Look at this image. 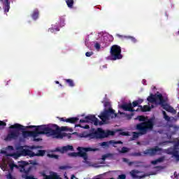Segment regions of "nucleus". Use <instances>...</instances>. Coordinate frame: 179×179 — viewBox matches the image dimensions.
<instances>
[{"label":"nucleus","instance_id":"nucleus-1","mask_svg":"<svg viewBox=\"0 0 179 179\" xmlns=\"http://www.w3.org/2000/svg\"><path fill=\"white\" fill-rule=\"evenodd\" d=\"M153 127H155V119L153 117L148 119L147 122L137 124L136 129L138 132H133L132 139H136L138 136L146 135L150 131L153 130Z\"/></svg>","mask_w":179,"mask_h":179},{"label":"nucleus","instance_id":"nucleus-2","mask_svg":"<svg viewBox=\"0 0 179 179\" xmlns=\"http://www.w3.org/2000/svg\"><path fill=\"white\" fill-rule=\"evenodd\" d=\"M115 135V132L111 130H107L106 131L101 128H98L96 130L92 129V132L87 134L84 136V138H90V139H104V138H108V136H113Z\"/></svg>","mask_w":179,"mask_h":179},{"label":"nucleus","instance_id":"nucleus-3","mask_svg":"<svg viewBox=\"0 0 179 179\" xmlns=\"http://www.w3.org/2000/svg\"><path fill=\"white\" fill-rule=\"evenodd\" d=\"M38 163H37V161H33L30 160L29 162L26 161H20L17 162V164H13L10 165V169H13V167H15V169H19L20 173H24L27 176L33 170L34 167L33 166H37Z\"/></svg>","mask_w":179,"mask_h":179},{"label":"nucleus","instance_id":"nucleus-4","mask_svg":"<svg viewBox=\"0 0 179 179\" xmlns=\"http://www.w3.org/2000/svg\"><path fill=\"white\" fill-rule=\"evenodd\" d=\"M9 129H13V130H9L8 134H7L6 137L4 138V141H10L13 140H16L19 138V136L20 135V131H24L26 129L24 128V126L15 123L11 126H10Z\"/></svg>","mask_w":179,"mask_h":179},{"label":"nucleus","instance_id":"nucleus-5","mask_svg":"<svg viewBox=\"0 0 179 179\" xmlns=\"http://www.w3.org/2000/svg\"><path fill=\"white\" fill-rule=\"evenodd\" d=\"M77 150H78V152H71L69 153V156H71L72 157H83L84 160H87V152H96V150H99V148H92L90 147L88 148H83V147H78L77 148Z\"/></svg>","mask_w":179,"mask_h":179},{"label":"nucleus","instance_id":"nucleus-6","mask_svg":"<svg viewBox=\"0 0 179 179\" xmlns=\"http://www.w3.org/2000/svg\"><path fill=\"white\" fill-rule=\"evenodd\" d=\"M98 117L101 120V121L98 120V125H103L106 124V121L110 120V117L111 118L117 117V113H115L114 109L109 108L108 110H104Z\"/></svg>","mask_w":179,"mask_h":179},{"label":"nucleus","instance_id":"nucleus-7","mask_svg":"<svg viewBox=\"0 0 179 179\" xmlns=\"http://www.w3.org/2000/svg\"><path fill=\"white\" fill-rule=\"evenodd\" d=\"M27 129H31L33 128H36V130H38V132L40 135H48L49 136H53V135H55L56 131H54L51 127H47L45 125H40V126H27L26 127Z\"/></svg>","mask_w":179,"mask_h":179},{"label":"nucleus","instance_id":"nucleus-8","mask_svg":"<svg viewBox=\"0 0 179 179\" xmlns=\"http://www.w3.org/2000/svg\"><path fill=\"white\" fill-rule=\"evenodd\" d=\"M110 59L111 61H117V59H122L121 55V46L113 45L110 48Z\"/></svg>","mask_w":179,"mask_h":179},{"label":"nucleus","instance_id":"nucleus-9","mask_svg":"<svg viewBox=\"0 0 179 179\" xmlns=\"http://www.w3.org/2000/svg\"><path fill=\"white\" fill-rule=\"evenodd\" d=\"M179 140L174 145L173 147L169 148L166 150V153L167 155H171L173 157H176V160H179Z\"/></svg>","mask_w":179,"mask_h":179},{"label":"nucleus","instance_id":"nucleus-10","mask_svg":"<svg viewBox=\"0 0 179 179\" xmlns=\"http://www.w3.org/2000/svg\"><path fill=\"white\" fill-rule=\"evenodd\" d=\"M147 100L149 101V103H157V101H159V104H163L165 101L162 94H150V96L147 98Z\"/></svg>","mask_w":179,"mask_h":179},{"label":"nucleus","instance_id":"nucleus-11","mask_svg":"<svg viewBox=\"0 0 179 179\" xmlns=\"http://www.w3.org/2000/svg\"><path fill=\"white\" fill-rule=\"evenodd\" d=\"M162 152H163V148L155 146L152 148L145 150L143 154L145 155H149V156H156V155H162Z\"/></svg>","mask_w":179,"mask_h":179},{"label":"nucleus","instance_id":"nucleus-12","mask_svg":"<svg viewBox=\"0 0 179 179\" xmlns=\"http://www.w3.org/2000/svg\"><path fill=\"white\" fill-rule=\"evenodd\" d=\"M80 123H87L91 122L94 125H99V119L96 117L94 115H89L85 117V119L80 120Z\"/></svg>","mask_w":179,"mask_h":179},{"label":"nucleus","instance_id":"nucleus-13","mask_svg":"<svg viewBox=\"0 0 179 179\" xmlns=\"http://www.w3.org/2000/svg\"><path fill=\"white\" fill-rule=\"evenodd\" d=\"M53 128H55V129H53V131H55V134H53V136H55L56 138H62V135L61 134V132L64 131H72V128H68V127H59L57 124L52 125Z\"/></svg>","mask_w":179,"mask_h":179},{"label":"nucleus","instance_id":"nucleus-14","mask_svg":"<svg viewBox=\"0 0 179 179\" xmlns=\"http://www.w3.org/2000/svg\"><path fill=\"white\" fill-rule=\"evenodd\" d=\"M141 171H138V170H131L130 172V175L132 177V178L134 179H142V178H145V177H148L149 176V174L148 173H145L143 175L141 176H138V174H140Z\"/></svg>","mask_w":179,"mask_h":179},{"label":"nucleus","instance_id":"nucleus-15","mask_svg":"<svg viewBox=\"0 0 179 179\" xmlns=\"http://www.w3.org/2000/svg\"><path fill=\"white\" fill-rule=\"evenodd\" d=\"M120 108H122V110H123L124 111H130L131 113H134V111H139V109L135 110L134 108H132V103H123L122 105H120Z\"/></svg>","mask_w":179,"mask_h":179},{"label":"nucleus","instance_id":"nucleus-16","mask_svg":"<svg viewBox=\"0 0 179 179\" xmlns=\"http://www.w3.org/2000/svg\"><path fill=\"white\" fill-rule=\"evenodd\" d=\"M69 150H71V152H73V146L66 145V146H63L62 148H55V152H60V153H65V152H69Z\"/></svg>","mask_w":179,"mask_h":179},{"label":"nucleus","instance_id":"nucleus-17","mask_svg":"<svg viewBox=\"0 0 179 179\" xmlns=\"http://www.w3.org/2000/svg\"><path fill=\"white\" fill-rule=\"evenodd\" d=\"M59 120L63 121V122H69V124H76V122L79 121L78 117H69L67 119L65 117H60Z\"/></svg>","mask_w":179,"mask_h":179},{"label":"nucleus","instance_id":"nucleus-18","mask_svg":"<svg viewBox=\"0 0 179 179\" xmlns=\"http://www.w3.org/2000/svg\"><path fill=\"white\" fill-rule=\"evenodd\" d=\"M21 153L23 156H30V157H34V152L29 149H22Z\"/></svg>","mask_w":179,"mask_h":179},{"label":"nucleus","instance_id":"nucleus-19","mask_svg":"<svg viewBox=\"0 0 179 179\" xmlns=\"http://www.w3.org/2000/svg\"><path fill=\"white\" fill-rule=\"evenodd\" d=\"M161 106H162L164 110H165L166 111H168V113H173V111H174V108H173V107L170 106L167 103L164 104V103L161 104Z\"/></svg>","mask_w":179,"mask_h":179},{"label":"nucleus","instance_id":"nucleus-20","mask_svg":"<svg viewBox=\"0 0 179 179\" xmlns=\"http://www.w3.org/2000/svg\"><path fill=\"white\" fill-rule=\"evenodd\" d=\"M165 159H166V157L162 156L155 160L152 161L151 164L156 165V164H157V163H163V162H164Z\"/></svg>","mask_w":179,"mask_h":179},{"label":"nucleus","instance_id":"nucleus-21","mask_svg":"<svg viewBox=\"0 0 179 179\" xmlns=\"http://www.w3.org/2000/svg\"><path fill=\"white\" fill-rule=\"evenodd\" d=\"M138 107L140 108L141 111H142V113H146V112L150 111V110H152L150 106H149L148 105H145L144 106L139 105Z\"/></svg>","mask_w":179,"mask_h":179},{"label":"nucleus","instance_id":"nucleus-22","mask_svg":"<svg viewBox=\"0 0 179 179\" xmlns=\"http://www.w3.org/2000/svg\"><path fill=\"white\" fill-rule=\"evenodd\" d=\"M38 15H40V12L38 11V9L34 10L32 14H31V17L34 20H37L38 19Z\"/></svg>","mask_w":179,"mask_h":179},{"label":"nucleus","instance_id":"nucleus-23","mask_svg":"<svg viewBox=\"0 0 179 179\" xmlns=\"http://www.w3.org/2000/svg\"><path fill=\"white\" fill-rule=\"evenodd\" d=\"M9 9H10V2L9 1H5L3 10L5 13H8L9 12Z\"/></svg>","mask_w":179,"mask_h":179},{"label":"nucleus","instance_id":"nucleus-24","mask_svg":"<svg viewBox=\"0 0 179 179\" xmlns=\"http://www.w3.org/2000/svg\"><path fill=\"white\" fill-rule=\"evenodd\" d=\"M120 37H122L123 38H126L127 40H131V41H132V43H136V38H135V37L134 36H119Z\"/></svg>","mask_w":179,"mask_h":179},{"label":"nucleus","instance_id":"nucleus-25","mask_svg":"<svg viewBox=\"0 0 179 179\" xmlns=\"http://www.w3.org/2000/svg\"><path fill=\"white\" fill-rule=\"evenodd\" d=\"M110 145H113V140L109 141H103L101 143V146H105V148H108Z\"/></svg>","mask_w":179,"mask_h":179},{"label":"nucleus","instance_id":"nucleus-26","mask_svg":"<svg viewBox=\"0 0 179 179\" xmlns=\"http://www.w3.org/2000/svg\"><path fill=\"white\" fill-rule=\"evenodd\" d=\"M40 135V133L38 131L37 129H35V131H30V136L33 138H37Z\"/></svg>","mask_w":179,"mask_h":179},{"label":"nucleus","instance_id":"nucleus-27","mask_svg":"<svg viewBox=\"0 0 179 179\" xmlns=\"http://www.w3.org/2000/svg\"><path fill=\"white\" fill-rule=\"evenodd\" d=\"M66 83H68L69 86H70V87H73V86H75V83H73V80L72 79H65L64 80Z\"/></svg>","mask_w":179,"mask_h":179},{"label":"nucleus","instance_id":"nucleus-28","mask_svg":"<svg viewBox=\"0 0 179 179\" xmlns=\"http://www.w3.org/2000/svg\"><path fill=\"white\" fill-rule=\"evenodd\" d=\"M44 155H45V150H38V152L34 153V156H38V157H43L44 156Z\"/></svg>","mask_w":179,"mask_h":179},{"label":"nucleus","instance_id":"nucleus-29","mask_svg":"<svg viewBox=\"0 0 179 179\" xmlns=\"http://www.w3.org/2000/svg\"><path fill=\"white\" fill-rule=\"evenodd\" d=\"M113 156H114V154L107 153V154H105V155H102L101 159L104 162V160H106V159L113 157Z\"/></svg>","mask_w":179,"mask_h":179},{"label":"nucleus","instance_id":"nucleus-30","mask_svg":"<svg viewBox=\"0 0 179 179\" xmlns=\"http://www.w3.org/2000/svg\"><path fill=\"white\" fill-rule=\"evenodd\" d=\"M68 8H73V0H65Z\"/></svg>","mask_w":179,"mask_h":179},{"label":"nucleus","instance_id":"nucleus-31","mask_svg":"<svg viewBox=\"0 0 179 179\" xmlns=\"http://www.w3.org/2000/svg\"><path fill=\"white\" fill-rule=\"evenodd\" d=\"M21 131H22L23 138H29V136H30V131H27L24 130H21Z\"/></svg>","mask_w":179,"mask_h":179},{"label":"nucleus","instance_id":"nucleus-32","mask_svg":"<svg viewBox=\"0 0 179 179\" xmlns=\"http://www.w3.org/2000/svg\"><path fill=\"white\" fill-rule=\"evenodd\" d=\"M137 118H138V121H140V122H147V121H148V120H146V117L143 115L138 116Z\"/></svg>","mask_w":179,"mask_h":179},{"label":"nucleus","instance_id":"nucleus-33","mask_svg":"<svg viewBox=\"0 0 179 179\" xmlns=\"http://www.w3.org/2000/svg\"><path fill=\"white\" fill-rule=\"evenodd\" d=\"M127 152H129V148L127 147H122L120 151V153H127Z\"/></svg>","mask_w":179,"mask_h":179},{"label":"nucleus","instance_id":"nucleus-34","mask_svg":"<svg viewBox=\"0 0 179 179\" xmlns=\"http://www.w3.org/2000/svg\"><path fill=\"white\" fill-rule=\"evenodd\" d=\"M75 127H79V128H84V129H89V128H90V127L88 124L83 127V126H82V124H76Z\"/></svg>","mask_w":179,"mask_h":179},{"label":"nucleus","instance_id":"nucleus-35","mask_svg":"<svg viewBox=\"0 0 179 179\" xmlns=\"http://www.w3.org/2000/svg\"><path fill=\"white\" fill-rule=\"evenodd\" d=\"M162 113H163L164 120H166V121H170V117L167 115V113H166V111L163 110Z\"/></svg>","mask_w":179,"mask_h":179},{"label":"nucleus","instance_id":"nucleus-36","mask_svg":"<svg viewBox=\"0 0 179 179\" xmlns=\"http://www.w3.org/2000/svg\"><path fill=\"white\" fill-rule=\"evenodd\" d=\"M59 24L61 26V27H64V26H65V19L63 17L60 18V22Z\"/></svg>","mask_w":179,"mask_h":179},{"label":"nucleus","instance_id":"nucleus-37","mask_svg":"<svg viewBox=\"0 0 179 179\" xmlns=\"http://www.w3.org/2000/svg\"><path fill=\"white\" fill-rule=\"evenodd\" d=\"M121 144H122V141H115L113 140L112 145H113V146H114V148H115V145H121Z\"/></svg>","mask_w":179,"mask_h":179},{"label":"nucleus","instance_id":"nucleus-38","mask_svg":"<svg viewBox=\"0 0 179 179\" xmlns=\"http://www.w3.org/2000/svg\"><path fill=\"white\" fill-rule=\"evenodd\" d=\"M132 108H134V107H139V104L138 103L137 101H134L132 102Z\"/></svg>","mask_w":179,"mask_h":179},{"label":"nucleus","instance_id":"nucleus-39","mask_svg":"<svg viewBox=\"0 0 179 179\" xmlns=\"http://www.w3.org/2000/svg\"><path fill=\"white\" fill-rule=\"evenodd\" d=\"M126 178H127V176L125 174L119 175L117 177V179H126Z\"/></svg>","mask_w":179,"mask_h":179},{"label":"nucleus","instance_id":"nucleus-40","mask_svg":"<svg viewBox=\"0 0 179 179\" xmlns=\"http://www.w3.org/2000/svg\"><path fill=\"white\" fill-rule=\"evenodd\" d=\"M94 48H96V50H97V51H99L101 48V45L99 44V43H96L94 45Z\"/></svg>","mask_w":179,"mask_h":179},{"label":"nucleus","instance_id":"nucleus-41","mask_svg":"<svg viewBox=\"0 0 179 179\" xmlns=\"http://www.w3.org/2000/svg\"><path fill=\"white\" fill-rule=\"evenodd\" d=\"M132 156H134L136 157H141V156H142V152H134L132 154Z\"/></svg>","mask_w":179,"mask_h":179},{"label":"nucleus","instance_id":"nucleus-42","mask_svg":"<svg viewBox=\"0 0 179 179\" xmlns=\"http://www.w3.org/2000/svg\"><path fill=\"white\" fill-rule=\"evenodd\" d=\"M110 106H111V104L108 101H106L104 103V107H106V108H110Z\"/></svg>","mask_w":179,"mask_h":179},{"label":"nucleus","instance_id":"nucleus-43","mask_svg":"<svg viewBox=\"0 0 179 179\" xmlns=\"http://www.w3.org/2000/svg\"><path fill=\"white\" fill-rule=\"evenodd\" d=\"M68 166H60L59 167V170H66V169H68Z\"/></svg>","mask_w":179,"mask_h":179},{"label":"nucleus","instance_id":"nucleus-44","mask_svg":"<svg viewBox=\"0 0 179 179\" xmlns=\"http://www.w3.org/2000/svg\"><path fill=\"white\" fill-rule=\"evenodd\" d=\"M85 55L86 57H92V55H93V52H87Z\"/></svg>","mask_w":179,"mask_h":179},{"label":"nucleus","instance_id":"nucleus-45","mask_svg":"<svg viewBox=\"0 0 179 179\" xmlns=\"http://www.w3.org/2000/svg\"><path fill=\"white\" fill-rule=\"evenodd\" d=\"M0 127H6V122L0 121Z\"/></svg>","mask_w":179,"mask_h":179},{"label":"nucleus","instance_id":"nucleus-46","mask_svg":"<svg viewBox=\"0 0 179 179\" xmlns=\"http://www.w3.org/2000/svg\"><path fill=\"white\" fill-rule=\"evenodd\" d=\"M41 147L36 146V145H32L30 147V149L34 150V149H40Z\"/></svg>","mask_w":179,"mask_h":179},{"label":"nucleus","instance_id":"nucleus-47","mask_svg":"<svg viewBox=\"0 0 179 179\" xmlns=\"http://www.w3.org/2000/svg\"><path fill=\"white\" fill-rule=\"evenodd\" d=\"M136 101H137L138 104H142V103H143V99H138Z\"/></svg>","mask_w":179,"mask_h":179},{"label":"nucleus","instance_id":"nucleus-48","mask_svg":"<svg viewBox=\"0 0 179 179\" xmlns=\"http://www.w3.org/2000/svg\"><path fill=\"white\" fill-rule=\"evenodd\" d=\"M54 154H48V157H50V159H54Z\"/></svg>","mask_w":179,"mask_h":179},{"label":"nucleus","instance_id":"nucleus-49","mask_svg":"<svg viewBox=\"0 0 179 179\" xmlns=\"http://www.w3.org/2000/svg\"><path fill=\"white\" fill-rule=\"evenodd\" d=\"M121 135H123L124 136H128V133H127L126 131H123L121 133Z\"/></svg>","mask_w":179,"mask_h":179},{"label":"nucleus","instance_id":"nucleus-50","mask_svg":"<svg viewBox=\"0 0 179 179\" xmlns=\"http://www.w3.org/2000/svg\"><path fill=\"white\" fill-rule=\"evenodd\" d=\"M123 162H124L125 163H128L129 159L127 158H123Z\"/></svg>","mask_w":179,"mask_h":179},{"label":"nucleus","instance_id":"nucleus-51","mask_svg":"<svg viewBox=\"0 0 179 179\" xmlns=\"http://www.w3.org/2000/svg\"><path fill=\"white\" fill-rule=\"evenodd\" d=\"M59 157V155H55L53 159H58Z\"/></svg>","mask_w":179,"mask_h":179},{"label":"nucleus","instance_id":"nucleus-52","mask_svg":"<svg viewBox=\"0 0 179 179\" xmlns=\"http://www.w3.org/2000/svg\"><path fill=\"white\" fill-rule=\"evenodd\" d=\"M55 31H59V28L56 27V28H55Z\"/></svg>","mask_w":179,"mask_h":179},{"label":"nucleus","instance_id":"nucleus-53","mask_svg":"<svg viewBox=\"0 0 179 179\" xmlns=\"http://www.w3.org/2000/svg\"><path fill=\"white\" fill-rule=\"evenodd\" d=\"M34 141H36V142H39V141H41L40 138H34Z\"/></svg>","mask_w":179,"mask_h":179},{"label":"nucleus","instance_id":"nucleus-54","mask_svg":"<svg viewBox=\"0 0 179 179\" xmlns=\"http://www.w3.org/2000/svg\"><path fill=\"white\" fill-rule=\"evenodd\" d=\"M142 83H146V80L143 79V80H142Z\"/></svg>","mask_w":179,"mask_h":179},{"label":"nucleus","instance_id":"nucleus-55","mask_svg":"<svg viewBox=\"0 0 179 179\" xmlns=\"http://www.w3.org/2000/svg\"><path fill=\"white\" fill-rule=\"evenodd\" d=\"M132 164H134V162H129V166H132Z\"/></svg>","mask_w":179,"mask_h":179},{"label":"nucleus","instance_id":"nucleus-56","mask_svg":"<svg viewBox=\"0 0 179 179\" xmlns=\"http://www.w3.org/2000/svg\"><path fill=\"white\" fill-rule=\"evenodd\" d=\"M9 149H13V147L12 145L8 146Z\"/></svg>","mask_w":179,"mask_h":179},{"label":"nucleus","instance_id":"nucleus-57","mask_svg":"<svg viewBox=\"0 0 179 179\" xmlns=\"http://www.w3.org/2000/svg\"><path fill=\"white\" fill-rule=\"evenodd\" d=\"M56 85H59V81H55Z\"/></svg>","mask_w":179,"mask_h":179},{"label":"nucleus","instance_id":"nucleus-58","mask_svg":"<svg viewBox=\"0 0 179 179\" xmlns=\"http://www.w3.org/2000/svg\"><path fill=\"white\" fill-rule=\"evenodd\" d=\"M119 113H120V115H122V114H124V113H122V112H120V111H119Z\"/></svg>","mask_w":179,"mask_h":179},{"label":"nucleus","instance_id":"nucleus-59","mask_svg":"<svg viewBox=\"0 0 179 179\" xmlns=\"http://www.w3.org/2000/svg\"><path fill=\"white\" fill-rule=\"evenodd\" d=\"M8 1H9V0H5V2H8Z\"/></svg>","mask_w":179,"mask_h":179},{"label":"nucleus","instance_id":"nucleus-60","mask_svg":"<svg viewBox=\"0 0 179 179\" xmlns=\"http://www.w3.org/2000/svg\"><path fill=\"white\" fill-rule=\"evenodd\" d=\"M1 153H5V152H4V151H2Z\"/></svg>","mask_w":179,"mask_h":179},{"label":"nucleus","instance_id":"nucleus-61","mask_svg":"<svg viewBox=\"0 0 179 179\" xmlns=\"http://www.w3.org/2000/svg\"><path fill=\"white\" fill-rule=\"evenodd\" d=\"M59 86H62V85L59 84Z\"/></svg>","mask_w":179,"mask_h":179},{"label":"nucleus","instance_id":"nucleus-62","mask_svg":"<svg viewBox=\"0 0 179 179\" xmlns=\"http://www.w3.org/2000/svg\"><path fill=\"white\" fill-rule=\"evenodd\" d=\"M51 30H53V31H54V29H52Z\"/></svg>","mask_w":179,"mask_h":179},{"label":"nucleus","instance_id":"nucleus-63","mask_svg":"<svg viewBox=\"0 0 179 179\" xmlns=\"http://www.w3.org/2000/svg\"><path fill=\"white\" fill-rule=\"evenodd\" d=\"M0 9H1V6H0Z\"/></svg>","mask_w":179,"mask_h":179}]
</instances>
